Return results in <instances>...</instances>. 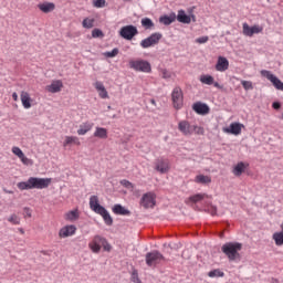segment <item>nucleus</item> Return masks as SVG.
<instances>
[{
    "label": "nucleus",
    "mask_w": 283,
    "mask_h": 283,
    "mask_svg": "<svg viewBox=\"0 0 283 283\" xmlns=\"http://www.w3.org/2000/svg\"><path fill=\"white\" fill-rule=\"evenodd\" d=\"M95 138H101L102 140L107 139V128L95 127V132L93 134Z\"/></svg>",
    "instance_id": "c756f323"
},
{
    "label": "nucleus",
    "mask_w": 283,
    "mask_h": 283,
    "mask_svg": "<svg viewBox=\"0 0 283 283\" xmlns=\"http://www.w3.org/2000/svg\"><path fill=\"white\" fill-rule=\"evenodd\" d=\"M222 253L227 255L230 262H235L240 260V251H242V243L240 242H228L221 247Z\"/></svg>",
    "instance_id": "f03ea898"
},
{
    "label": "nucleus",
    "mask_w": 283,
    "mask_h": 283,
    "mask_svg": "<svg viewBox=\"0 0 283 283\" xmlns=\"http://www.w3.org/2000/svg\"><path fill=\"white\" fill-rule=\"evenodd\" d=\"M264 30L263 27L258 24L250 27L248 23H243V34L244 36H253V34H260Z\"/></svg>",
    "instance_id": "ddd939ff"
},
{
    "label": "nucleus",
    "mask_w": 283,
    "mask_h": 283,
    "mask_svg": "<svg viewBox=\"0 0 283 283\" xmlns=\"http://www.w3.org/2000/svg\"><path fill=\"white\" fill-rule=\"evenodd\" d=\"M163 260H165V256L158 251L148 252L146 254L147 266L156 268V266H158L159 262H163Z\"/></svg>",
    "instance_id": "1a4fd4ad"
},
{
    "label": "nucleus",
    "mask_w": 283,
    "mask_h": 283,
    "mask_svg": "<svg viewBox=\"0 0 283 283\" xmlns=\"http://www.w3.org/2000/svg\"><path fill=\"white\" fill-rule=\"evenodd\" d=\"M210 277H224V272L220 270H212L208 273Z\"/></svg>",
    "instance_id": "ea45409f"
},
{
    "label": "nucleus",
    "mask_w": 283,
    "mask_h": 283,
    "mask_svg": "<svg viewBox=\"0 0 283 283\" xmlns=\"http://www.w3.org/2000/svg\"><path fill=\"white\" fill-rule=\"evenodd\" d=\"M113 212L116 214V216H130L132 212L126 209L125 207H123L122 205H115L113 207Z\"/></svg>",
    "instance_id": "bb28decb"
},
{
    "label": "nucleus",
    "mask_w": 283,
    "mask_h": 283,
    "mask_svg": "<svg viewBox=\"0 0 283 283\" xmlns=\"http://www.w3.org/2000/svg\"><path fill=\"white\" fill-rule=\"evenodd\" d=\"M12 98L13 101H19V95L17 94V92L12 93Z\"/></svg>",
    "instance_id": "5fc2aeb1"
},
{
    "label": "nucleus",
    "mask_w": 283,
    "mask_h": 283,
    "mask_svg": "<svg viewBox=\"0 0 283 283\" xmlns=\"http://www.w3.org/2000/svg\"><path fill=\"white\" fill-rule=\"evenodd\" d=\"M261 76L268 78V81L272 83L275 90H280L281 92H283V82H281L280 78H277V76L271 73V71L262 70Z\"/></svg>",
    "instance_id": "9d476101"
},
{
    "label": "nucleus",
    "mask_w": 283,
    "mask_h": 283,
    "mask_svg": "<svg viewBox=\"0 0 283 283\" xmlns=\"http://www.w3.org/2000/svg\"><path fill=\"white\" fill-rule=\"evenodd\" d=\"M94 87L98 93L99 98H109V94L107 93V88H105V84H103V82H95Z\"/></svg>",
    "instance_id": "412c9836"
},
{
    "label": "nucleus",
    "mask_w": 283,
    "mask_h": 283,
    "mask_svg": "<svg viewBox=\"0 0 283 283\" xmlns=\"http://www.w3.org/2000/svg\"><path fill=\"white\" fill-rule=\"evenodd\" d=\"M272 107H273V109H280V107H282V105L280 104V102H274L272 104Z\"/></svg>",
    "instance_id": "3c124183"
},
{
    "label": "nucleus",
    "mask_w": 283,
    "mask_h": 283,
    "mask_svg": "<svg viewBox=\"0 0 283 283\" xmlns=\"http://www.w3.org/2000/svg\"><path fill=\"white\" fill-rule=\"evenodd\" d=\"M156 171H159V174H167L170 169V166H169V160L167 159H158L156 161V167H155Z\"/></svg>",
    "instance_id": "a211bd4d"
},
{
    "label": "nucleus",
    "mask_w": 283,
    "mask_h": 283,
    "mask_svg": "<svg viewBox=\"0 0 283 283\" xmlns=\"http://www.w3.org/2000/svg\"><path fill=\"white\" fill-rule=\"evenodd\" d=\"M8 222H10L11 224H21V217L13 213L8 218Z\"/></svg>",
    "instance_id": "4c0bfd02"
},
{
    "label": "nucleus",
    "mask_w": 283,
    "mask_h": 283,
    "mask_svg": "<svg viewBox=\"0 0 283 283\" xmlns=\"http://www.w3.org/2000/svg\"><path fill=\"white\" fill-rule=\"evenodd\" d=\"M6 193H12V191H10V190H6Z\"/></svg>",
    "instance_id": "4d7b16f0"
},
{
    "label": "nucleus",
    "mask_w": 283,
    "mask_h": 283,
    "mask_svg": "<svg viewBox=\"0 0 283 283\" xmlns=\"http://www.w3.org/2000/svg\"><path fill=\"white\" fill-rule=\"evenodd\" d=\"M90 209L94 211V213H101L105 207L101 206L98 201V196H91L90 197Z\"/></svg>",
    "instance_id": "f3484780"
},
{
    "label": "nucleus",
    "mask_w": 283,
    "mask_h": 283,
    "mask_svg": "<svg viewBox=\"0 0 283 283\" xmlns=\"http://www.w3.org/2000/svg\"><path fill=\"white\" fill-rule=\"evenodd\" d=\"M247 170V166H245V164L244 163H242V161H240V163H238L235 166H234V168H233V170H232V174L234 175V176H242V174H244V171Z\"/></svg>",
    "instance_id": "2f4dec72"
},
{
    "label": "nucleus",
    "mask_w": 283,
    "mask_h": 283,
    "mask_svg": "<svg viewBox=\"0 0 283 283\" xmlns=\"http://www.w3.org/2000/svg\"><path fill=\"white\" fill-rule=\"evenodd\" d=\"M120 38L126 39V41H132L136 34H138V29L134 25L123 27L119 31Z\"/></svg>",
    "instance_id": "9b49d317"
},
{
    "label": "nucleus",
    "mask_w": 283,
    "mask_h": 283,
    "mask_svg": "<svg viewBox=\"0 0 283 283\" xmlns=\"http://www.w3.org/2000/svg\"><path fill=\"white\" fill-rule=\"evenodd\" d=\"M192 109L197 114H201V115L209 114V106L200 102L195 103L192 106Z\"/></svg>",
    "instance_id": "5701e85b"
},
{
    "label": "nucleus",
    "mask_w": 283,
    "mask_h": 283,
    "mask_svg": "<svg viewBox=\"0 0 283 283\" xmlns=\"http://www.w3.org/2000/svg\"><path fill=\"white\" fill-rule=\"evenodd\" d=\"M75 234H76V226L74 224L65 226L61 228L59 231V238H70Z\"/></svg>",
    "instance_id": "2eb2a0df"
},
{
    "label": "nucleus",
    "mask_w": 283,
    "mask_h": 283,
    "mask_svg": "<svg viewBox=\"0 0 283 283\" xmlns=\"http://www.w3.org/2000/svg\"><path fill=\"white\" fill-rule=\"evenodd\" d=\"M243 127H244V124L232 123L230 124V127L223 128V132L226 134H232L233 136H240L242 134Z\"/></svg>",
    "instance_id": "4468645a"
},
{
    "label": "nucleus",
    "mask_w": 283,
    "mask_h": 283,
    "mask_svg": "<svg viewBox=\"0 0 283 283\" xmlns=\"http://www.w3.org/2000/svg\"><path fill=\"white\" fill-rule=\"evenodd\" d=\"M92 36L93 39H101L104 36V34H103V31H101L99 29H94L92 31Z\"/></svg>",
    "instance_id": "79ce46f5"
},
{
    "label": "nucleus",
    "mask_w": 283,
    "mask_h": 283,
    "mask_svg": "<svg viewBox=\"0 0 283 283\" xmlns=\"http://www.w3.org/2000/svg\"><path fill=\"white\" fill-rule=\"evenodd\" d=\"M124 1H132V0H124Z\"/></svg>",
    "instance_id": "bf43d9fd"
},
{
    "label": "nucleus",
    "mask_w": 283,
    "mask_h": 283,
    "mask_svg": "<svg viewBox=\"0 0 283 283\" xmlns=\"http://www.w3.org/2000/svg\"><path fill=\"white\" fill-rule=\"evenodd\" d=\"M163 39V33L155 32L150 34L148 38L140 41V48L147 50L148 48H154V45H158Z\"/></svg>",
    "instance_id": "423d86ee"
},
{
    "label": "nucleus",
    "mask_w": 283,
    "mask_h": 283,
    "mask_svg": "<svg viewBox=\"0 0 283 283\" xmlns=\"http://www.w3.org/2000/svg\"><path fill=\"white\" fill-rule=\"evenodd\" d=\"M93 6L94 8H105V0H95Z\"/></svg>",
    "instance_id": "a18cd8bd"
},
{
    "label": "nucleus",
    "mask_w": 283,
    "mask_h": 283,
    "mask_svg": "<svg viewBox=\"0 0 283 283\" xmlns=\"http://www.w3.org/2000/svg\"><path fill=\"white\" fill-rule=\"evenodd\" d=\"M94 127V123L92 122H84L80 125V128L77 129L78 136H85L88 132H92Z\"/></svg>",
    "instance_id": "4be33fe9"
},
{
    "label": "nucleus",
    "mask_w": 283,
    "mask_h": 283,
    "mask_svg": "<svg viewBox=\"0 0 283 283\" xmlns=\"http://www.w3.org/2000/svg\"><path fill=\"white\" fill-rule=\"evenodd\" d=\"M101 248H103L104 251H107V253L112 251V244L107 242V239L101 235L93 237L92 241L88 243V249H91L93 253H101Z\"/></svg>",
    "instance_id": "7ed1b4c3"
},
{
    "label": "nucleus",
    "mask_w": 283,
    "mask_h": 283,
    "mask_svg": "<svg viewBox=\"0 0 283 283\" xmlns=\"http://www.w3.org/2000/svg\"><path fill=\"white\" fill-rule=\"evenodd\" d=\"M129 67L135 72H144L145 74L151 73V64L146 60H132Z\"/></svg>",
    "instance_id": "39448f33"
},
{
    "label": "nucleus",
    "mask_w": 283,
    "mask_h": 283,
    "mask_svg": "<svg viewBox=\"0 0 283 283\" xmlns=\"http://www.w3.org/2000/svg\"><path fill=\"white\" fill-rule=\"evenodd\" d=\"M209 198V195L207 193H197L188 198L190 202H200L201 200H207Z\"/></svg>",
    "instance_id": "72a5a7b5"
},
{
    "label": "nucleus",
    "mask_w": 283,
    "mask_h": 283,
    "mask_svg": "<svg viewBox=\"0 0 283 283\" xmlns=\"http://www.w3.org/2000/svg\"><path fill=\"white\" fill-rule=\"evenodd\" d=\"M120 185H123V187L126 189H132V191H134V184H132L129 180L124 179L120 181Z\"/></svg>",
    "instance_id": "c03bdc74"
},
{
    "label": "nucleus",
    "mask_w": 283,
    "mask_h": 283,
    "mask_svg": "<svg viewBox=\"0 0 283 283\" xmlns=\"http://www.w3.org/2000/svg\"><path fill=\"white\" fill-rule=\"evenodd\" d=\"M272 238H273L276 247H282V244H283V232H275Z\"/></svg>",
    "instance_id": "e433bc0d"
},
{
    "label": "nucleus",
    "mask_w": 283,
    "mask_h": 283,
    "mask_svg": "<svg viewBox=\"0 0 283 283\" xmlns=\"http://www.w3.org/2000/svg\"><path fill=\"white\" fill-rule=\"evenodd\" d=\"M195 182H197L198 185H209L211 184V177L205 176V175H198L195 178Z\"/></svg>",
    "instance_id": "473e14b6"
},
{
    "label": "nucleus",
    "mask_w": 283,
    "mask_h": 283,
    "mask_svg": "<svg viewBox=\"0 0 283 283\" xmlns=\"http://www.w3.org/2000/svg\"><path fill=\"white\" fill-rule=\"evenodd\" d=\"M171 76V73L167 70L161 71V77L163 78H169Z\"/></svg>",
    "instance_id": "8fccbe9b"
},
{
    "label": "nucleus",
    "mask_w": 283,
    "mask_h": 283,
    "mask_svg": "<svg viewBox=\"0 0 283 283\" xmlns=\"http://www.w3.org/2000/svg\"><path fill=\"white\" fill-rule=\"evenodd\" d=\"M212 85H214V87H217L218 90H222V86L220 85V83L216 82V80H213Z\"/></svg>",
    "instance_id": "864d4df0"
},
{
    "label": "nucleus",
    "mask_w": 283,
    "mask_h": 283,
    "mask_svg": "<svg viewBox=\"0 0 283 283\" xmlns=\"http://www.w3.org/2000/svg\"><path fill=\"white\" fill-rule=\"evenodd\" d=\"M98 216H102L105 224H107V227H112V224H114V219L112 218V216L109 214V212L107 211V209H103L101 212L97 213Z\"/></svg>",
    "instance_id": "a878e982"
},
{
    "label": "nucleus",
    "mask_w": 283,
    "mask_h": 283,
    "mask_svg": "<svg viewBox=\"0 0 283 283\" xmlns=\"http://www.w3.org/2000/svg\"><path fill=\"white\" fill-rule=\"evenodd\" d=\"M139 205L144 209H154V207H156V193L154 192L144 193L139 201Z\"/></svg>",
    "instance_id": "6e6552de"
},
{
    "label": "nucleus",
    "mask_w": 283,
    "mask_h": 283,
    "mask_svg": "<svg viewBox=\"0 0 283 283\" xmlns=\"http://www.w3.org/2000/svg\"><path fill=\"white\" fill-rule=\"evenodd\" d=\"M241 85L244 87V90H253V83L249 81H242Z\"/></svg>",
    "instance_id": "49530a36"
},
{
    "label": "nucleus",
    "mask_w": 283,
    "mask_h": 283,
    "mask_svg": "<svg viewBox=\"0 0 283 283\" xmlns=\"http://www.w3.org/2000/svg\"><path fill=\"white\" fill-rule=\"evenodd\" d=\"M178 129L184 136H191L193 132H196V134H198L199 136H202V134H205V128L191 125L188 120H180L178 123Z\"/></svg>",
    "instance_id": "20e7f679"
},
{
    "label": "nucleus",
    "mask_w": 283,
    "mask_h": 283,
    "mask_svg": "<svg viewBox=\"0 0 283 283\" xmlns=\"http://www.w3.org/2000/svg\"><path fill=\"white\" fill-rule=\"evenodd\" d=\"M200 83H202L203 85H213V76L211 75H201L199 78Z\"/></svg>",
    "instance_id": "c9c22d12"
},
{
    "label": "nucleus",
    "mask_w": 283,
    "mask_h": 283,
    "mask_svg": "<svg viewBox=\"0 0 283 283\" xmlns=\"http://www.w3.org/2000/svg\"><path fill=\"white\" fill-rule=\"evenodd\" d=\"M61 90H63V82L61 80H55L50 85L45 86V91L50 94H59Z\"/></svg>",
    "instance_id": "dca6fc26"
},
{
    "label": "nucleus",
    "mask_w": 283,
    "mask_h": 283,
    "mask_svg": "<svg viewBox=\"0 0 283 283\" xmlns=\"http://www.w3.org/2000/svg\"><path fill=\"white\" fill-rule=\"evenodd\" d=\"M11 151L14 156H18L22 165H25L27 167H32V165H34V161L28 158L25 154H23V150H21V148H19L18 146H13Z\"/></svg>",
    "instance_id": "f8f14e48"
},
{
    "label": "nucleus",
    "mask_w": 283,
    "mask_h": 283,
    "mask_svg": "<svg viewBox=\"0 0 283 283\" xmlns=\"http://www.w3.org/2000/svg\"><path fill=\"white\" fill-rule=\"evenodd\" d=\"M104 55H106L108 59H114V56H118V49H113L112 51L105 52Z\"/></svg>",
    "instance_id": "37998d69"
},
{
    "label": "nucleus",
    "mask_w": 283,
    "mask_h": 283,
    "mask_svg": "<svg viewBox=\"0 0 283 283\" xmlns=\"http://www.w3.org/2000/svg\"><path fill=\"white\" fill-rule=\"evenodd\" d=\"M217 72H227L229 70V60L224 56H219L216 64Z\"/></svg>",
    "instance_id": "aec40b11"
},
{
    "label": "nucleus",
    "mask_w": 283,
    "mask_h": 283,
    "mask_svg": "<svg viewBox=\"0 0 283 283\" xmlns=\"http://www.w3.org/2000/svg\"><path fill=\"white\" fill-rule=\"evenodd\" d=\"M176 21V13H172L170 15H161L159 18V23H163V25H171Z\"/></svg>",
    "instance_id": "c85d7f7f"
},
{
    "label": "nucleus",
    "mask_w": 283,
    "mask_h": 283,
    "mask_svg": "<svg viewBox=\"0 0 283 283\" xmlns=\"http://www.w3.org/2000/svg\"><path fill=\"white\" fill-rule=\"evenodd\" d=\"M80 216L81 214L78 213V209H74L64 214V220H66V222H76Z\"/></svg>",
    "instance_id": "b1692460"
},
{
    "label": "nucleus",
    "mask_w": 283,
    "mask_h": 283,
    "mask_svg": "<svg viewBox=\"0 0 283 283\" xmlns=\"http://www.w3.org/2000/svg\"><path fill=\"white\" fill-rule=\"evenodd\" d=\"M153 105L156 103L154 99L151 101Z\"/></svg>",
    "instance_id": "13d9d810"
},
{
    "label": "nucleus",
    "mask_w": 283,
    "mask_h": 283,
    "mask_svg": "<svg viewBox=\"0 0 283 283\" xmlns=\"http://www.w3.org/2000/svg\"><path fill=\"white\" fill-rule=\"evenodd\" d=\"M19 232L21 233V235L25 234V230H23L22 228L19 229Z\"/></svg>",
    "instance_id": "6e6d98bb"
},
{
    "label": "nucleus",
    "mask_w": 283,
    "mask_h": 283,
    "mask_svg": "<svg viewBox=\"0 0 283 283\" xmlns=\"http://www.w3.org/2000/svg\"><path fill=\"white\" fill-rule=\"evenodd\" d=\"M177 21H179V23H191V17L187 15V13H185V10H179L178 14H177Z\"/></svg>",
    "instance_id": "7c9ffc66"
},
{
    "label": "nucleus",
    "mask_w": 283,
    "mask_h": 283,
    "mask_svg": "<svg viewBox=\"0 0 283 283\" xmlns=\"http://www.w3.org/2000/svg\"><path fill=\"white\" fill-rule=\"evenodd\" d=\"M83 28H86L87 30L94 28V19L85 18L82 22Z\"/></svg>",
    "instance_id": "58836bf2"
},
{
    "label": "nucleus",
    "mask_w": 283,
    "mask_h": 283,
    "mask_svg": "<svg viewBox=\"0 0 283 283\" xmlns=\"http://www.w3.org/2000/svg\"><path fill=\"white\" fill-rule=\"evenodd\" d=\"M20 101L24 109H30V107H32V97L30 96V93L22 91L20 93Z\"/></svg>",
    "instance_id": "6ab92c4d"
},
{
    "label": "nucleus",
    "mask_w": 283,
    "mask_h": 283,
    "mask_svg": "<svg viewBox=\"0 0 283 283\" xmlns=\"http://www.w3.org/2000/svg\"><path fill=\"white\" fill-rule=\"evenodd\" d=\"M142 25L145 28V30H154V21L149 18H143L142 19Z\"/></svg>",
    "instance_id": "f704fd0d"
},
{
    "label": "nucleus",
    "mask_w": 283,
    "mask_h": 283,
    "mask_svg": "<svg viewBox=\"0 0 283 283\" xmlns=\"http://www.w3.org/2000/svg\"><path fill=\"white\" fill-rule=\"evenodd\" d=\"M24 218H32V209L30 208H24L23 209Z\"/></svg>",
    "instance_id": "09e8293b"
},
{
    "label": "nucleus",
    "mask_w": 283,
    "mask_h": 283,
    "mask_svg": "<svg viewBox=\"0 0 283 283\" xmlns=\"http://www.w3.org/2000/svg\"><path fill=\"white\" fill-rule=\"evenodd\" d=\"M52 185V178L30 177L27 181L17 184L20 191H30V189H48Z\"/></svg>",
    "instance_id": "f257e3e1"
},
{
    "label": "nucleus",
    "mask_w": 283,
    "mask_h": 283,
    "mask_svg": "<svg viewBox=\"0 0 283 283\" xmlns=\"http://www.w3.org/2000/svg\"><path fill=\"white\" fill-rule=\"evenodd\" d=\"M38 8L39 10H41V12H44V14H48L49 12H53L56 6L54 4V2H44V3L38 4Z\"/></svg>",
    "instance_id": "393cba45"
},
{
    "label": "nucleus",
    "mask_w": 283,
    "mask_h": 283,
    "mask_svg": "<svg viewBox=\"0 0 283 283\" xmlns=\"http://www.w3.org/2000/svg\"><path fill=\"white\" fill-rule=\"evenodd\" d=\"M208 41H209V36L205 35V36L198 38L196 40V43L202 44V43H207Z\"/></svg>",
    "instance_id": "de8ad7c7"
},
{
    "label": "nucleus",
    "mask_w": 283,
    "mask_h": 283,
    "mask_svg": "<svg viewBox=\"0 0 283 283\" xmlns=\"http://www.w3.org/2000/svg\"><path fill=\"white\" fill-rule=\"evenodd\" d=\"M171 101L175 109H182V105H185V95L182 93V88L177 86L172 90Z\"/></svg>",
    "instance_id": "0eeeda50"
},
{
    "label": "nucleus",
    "mask_w": 283,
    "mask_h": 283,
    "mask_svg": "<svg viewBox=\"0 0 283 283\" xmlns=\"http://www.w3.org/2000/svg\"><path fill=\"white\" fill-rule=\"evenodd\" d=\"M130 281L134 283H143V281H140V277H138V271L134 270L132 272Z\"/></svg>",
    "instance_id": "a19ab883"
},
{
    "label": "nucleus",
    "mask_w": 283,
    "mask_h": 283,
    "mask_svg": "<svg viewBox=\"0 0 283 283\" xmlns=\"http://www.w3.org/2000/svg\"><path fill=\"white\" fill-rule=\"evenodd\" d=\"M210 213H211V216H216V213H218V209L216 207H211Z\"/></svg>",
    "instance_id": "603ef678"
},
{
    "label": "nucleus",
    "mask_w": 283,
    "mask_h": 283,
    "mask_svg": "<svg viewBox=\"0 0 283 283\" xmlns=\"http://www.w3.org/2000/svg\"><path fill=\"white\" fill-rule=\"evenodd\" d=\"M69 145H77L81 146V139L76 136H65L63 147H67Z\"/></svg>",
    "instance_id": "cd10ccee"
}]
</instances>
